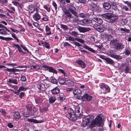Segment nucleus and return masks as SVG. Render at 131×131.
<instances>
[{
  "label": "nucleus",
  "mask_w": 131,
  "mask_h": 131,
  "mask_svg": "<svg viewBox=\"0 0 131 131\" xmlns=\"http://www.w3.org/2000/svg\"><path fill=\"white\" fill-rule=\"evenodd\" d=\"M67 9L66 8H62V10L64 14L67 17L71 18H73V16L70 13L75 16H77V13L76 12V8L74 6V4L70 3L67 4Z\"/></svg>",
  "instance_id": "f257e3e1"
},
{
  "label": "nucleus",
  "mask_w": 131,
  "mask_h": 131,
  "mask_svg": "<svg viewBox=\"0 0 131 131\" xmlns=\"http://www.w3.org/2000/svg\"><path fill=\"white\" fill-rule=\"evenodd\" d=\"M101 115L97 116L95 118L89 126V127L91 128V131H97L96 129H97L96 126H101L102 124L103 121Z\"/></svg>",
  "instance_id": "f03ea898"
},
{
  "label": "nucleus",
  "mask_w": 131,
  "mask_h": 131,
  "mask_svg": "<svg viewBox=\"0 0 131 131\" xmlns=\"http://www.w3.org/2000/svg\"><path fill=\"white\" fill-rule=\"evenodd\" d=\"M79 115L77 116V119H80L81 118H82V126L83 127H85L86 125H88L89 124V122L91 121L93 119V116L89 115L87 116L83 117V115L81 114L80 113L78 114Z\"/></svg>",
  "instance_id": "7ed1b4c3"
},
{
  "label": "nucleus",
  "mask_w": 131,
  "mask_h": 131,
  "mask_svg": "<svg viewBox=\"0 0 131 131\" xmlns=\"http://www.w3.org/2000/svg\"><path fill=\"white\" fill-rule=\"evenodd\" d=\"M101 16L105 19L107 20L108 23L111 24L117 21L118 19V17L117 15L112 16L107 13L102 14Z\"/></svg>",
  "instance_id": "20e7f679"
},
{
  "label": "nucleus",
  "mask_w": 131,
  "mask_h": 131,
  "mask_svg": "<svg viewBox=\"0 0 131 131\" xmlns=\"http://www.w3.org/2000/svg\"><path fill=\"white\" fill-rule=\"evenodd\" d=\"M68 113L67 116L68 118L72 121H75L77 119V117L74 111L70 108L68 110Z\"/></svg>",
  "instance_id": "39448f33"
},
{
  "label": "nucleus",
  "mask_w": 131,
  "mask_h": 131,
  "mask_svg": "<svg viewBox=\"0 0 131 131\" xmlns=\"http://www.w3.org/2000/svg\"><path fill=\"white\" fill-rule=\"evenodd\" d=\"M86 6L93 11L97 12L99 10L97 5L91 0H88Z\"/></svg>",
  "instance_id": "423d86ee"
},
{
  "label": "nucleus",
  "mask_w": 131,
  "mask_h": 131,
  "mask_svg": "<svg viewBox=\"0 0 131 131\" xmlns=\"http://www.w3.org/2000/svg\"><path fill=\"white\" fill-rule=\"evenodd\" d=\"M13 46V47H16L17 48L19 52H21L24 54H26L27 52H29L28 50L23 45H20V46L18 44H14Z\"/></svg>",
  "instance_id": "0eeeda50"
},
{
  "label": "nucleus",
  "mask_w": 131,
  "mask_h": 131,
  "mask_svg": "<svg viewBox=\"0 0 131 131\" xmlns=\"http://www.w3.org/2000/svg\"><path fill=\"white\" fill-rule=\"evenodd\" d=\"M37 85L38 89L42 91H45L48 87L45 81H42L39 83Z\"/></svg>",
  "instance_id": "6e6552de"
},
{
  "label": "nucleus",
  "mask_w": 131,
  "mask_h": 131,
  "mask_svg": "<svg viewBox=\"0 0 131 131\" xmlns=\"http://www.w3.org/2000/svg\"><path fill=\"white\" fill-rule=\"evenodd\" d=\"M42 68L43 70L48 71L49 72L52 73L53 74H57V71L52 67L44 65L42 67Z\"/></svg>",
  "instance_id": "1a4fd4ad"
},
{
  "label": "nucleus",
  "mask_w": 131,
  "mask_h": 131,
  "mask_svg": "<svg viewBox=\"0 0 131 131\" xmlns=\"http://www.w3.org/2000/svg\"><path fill=\"white\" fill-rule=\"evenodd\" d=\"M111 7L112 9L116 10L121 11L122 9V7L117 3L113 2L111 4Z\"/></svg>",
  "instance_id": "9d476101"
},
{
  "label": "nucleus",
  "mask_w": 131,
  "mask_h": 131,
  "mask_svg": "<svg viewBox=\"0 0 131 131\" xmlns=\"http://www.w3.org/2000/svg\"><path fill=\"white\" fill-rule=\"evenodd\" d=\"M106 28H105V29L107 30L108 31L109 33H111L112 34H114L115 33V30L113 29H112L113 28L112 26H111V25L108 24H106ZM114 26L115 28H116L115 26L116 25L115 24L112 25L111 26Z\"/></svg>",
  "instance_id": "9b49d317"
},
{
  "label": "nucleus",
  "mask_w": 131,
  "mask_h": 131,
  "mask_svg": "<svg viewBox=\"0 0 131 131\" xmlns=\"http://www.w3.org/2000/svg\"><path fill=\"white\" fill-rule=\"evenodd\" d=\"M121 71L123 72H124L125 73H130V72H129L130 69L129 66L125 64H122L121 66Z\"/></svg>",
  "instance_id": "f8f14e48"
},
{
  "label": "nucleus",
  "mask_w": 131,
  "mask_h": 131,
  "mask_svg": "<svg viewBox=\"0 0 131 131\" xmlns=\"http://www.w3.org/2000/svg\"><path fill=\"white\" fill-rule=\"evenodd\" d=\"M83 25L84 26H92L93 25L92 19L88 18L84 19L82 20Z\"/></svg>",
  "instance_id": "ddd939ff"
},
{
  "label": "nucleus",
  "mask_w": 131,
  "mask_h": 131,
  "mask_svg": "<svg viewBox=\"0 0 131 131\" xmlns=\"http://www.w3.org/2000/svg\"><path fill=\"white\" fill-rule=\"evenodd\" d=\"M58 81L60 84L61 85L70 84L71 81L70 80H66L64 78L60 77L58 79Z\"/></svg>",
  "instance_id": "4468645a"
},
{
  "label": "nucleus",
  "mask_w": 131,
  "mask_h": 131,
  "mask_svg": "<svg viewBox=\"0 0 131 131\" xmlns=\"http://www.w3.org/2000/svg\"><path fill=\"white\" fill-rule=\"evenodd\" d=\"M68 40H70L71 41L70 42L73 45H74L77 46H80L81 45L80 44L79 42L75 41V38L72 36H69L67 38Z\"/></svg>",
  "instance_id": "2eb2a0df"
},
{
  "label": "nucleus",
  "mask_w": 131,
  "mask_h": 131,
  "mask_svg": "<svg viewBox=\"0 0 131 131\" xmlns=\"http://www.w3.org/2000/svg\"><path fill=\"white\" fill-rule=\"evenodd\" d=\"M100 86L102 89L103 90L105 89L108 92H110V87L106 84L104 83H101L100 84Z\"/></svg>",
  "instance_id": "dca6fc26"
},
{
  "label": "nucleus",
  "mask_w": 131,
  "mask_h": 131,
  "mask_svg": "<svg viewBox=\"0 0 131 131\" xmlns=\"http://www.w3.org/2000/svg\"><path fill=\"white\" fill-rule=\"evenodd\" d=\"M40 97H37L35 98V102L36 104L41 103L43 101V97L44 96L43 95H42L43 94V93L40 92Z\"/></svg>",
  "instance_id": "f3484780"
},
{
  "label": "nucleus",
  "mask_w": 131,
  "mask_h": 131,
  "mask_svg": "<svg viewBox=\"0 0 131 131\" xmlns=\"http://www.w3.org/2000/svg\"><path fill=\"white\" fill-rule=\"evenodd\" d=\"M13 119L15 120L19 119L21 117L20 113L18 112H14L13 113Z\"/></svg>",
  "instance_id": "a211bd4d"
},
{
  "label": "nucleus",
  "mask_w": 131,
  "mask_h": 131,
  "mask_svg": "<svg viewBox=\"0 0 131 131\" xmlns=\"http://www.w3.org/2000/svg\"><path fill=\"white\" fill-rule=\"evenodd\" d=\"M77 28L78 30L80 32H85L89 31L91 30V29L90 28H86L79 26Z\"/></svg>",
  "instance_id": "6ab92c4d"
},
{
  "label": "nucleus",
  "mask_w": 131,
  "mask_h": 131,
  "mask_svg": "<svg viewBox=\"0 0 131 131\" xmlns=\"http://www.w3.org/2000/svg\"><path fill=\"white\" fill-rule=\"evenodd\" d=\"M84 101H90L92 100L93 99V97L87 94H84L82 97Z\"/></svg>",
  "instance_id": "aec40b11"
},
{
  "label": "nucleus",
  "mask_w": 131,
  "mask_h": 131,
  "mask_svg": "<svg viewBox=\"0 0 131 131\" xmlns=\"http://www.w3.org/2000/svg\"><path fill=\"white\" fill-rule=\"evenodd\" d=\"M93 20L99 24H101L102 23L103 20L102 19L100 18H97V16H93L92 17Z\"/></svg>",
  "instance_id": "412c9836"
},
{
  "label": "nucleus",
  "mask_w": 131,
  "mask_h": 131,
  "mask_svg": "<svg viewBox=\"0 0 131 131\" xmlns=\"http://www.w3.org/2000/svg\"><path fill=\"white\" fill-rule=\"evenodd\" d=\"M77 63L79 66L83 69L86 66V64L85 62L81 60L78 61Z\"/></svg>",
  "instance_id": "4be33fe9"
},
{
  "label": "nucleus",
  "mask_w": 131,
  "mask_h": 131,
  "mask_svg": "<svg viewBox=\"0 0 131 131\" xmlns=\"http://www.w3.org/2000/svg\"><path fill=\"white\" fill-rule=\"evenodd\" d=\"M27 121L29 122H33L35 123H40L43 122V120H37L36 119H28Z\"/></svg>",
  "instance_id": "5701e85b"
},
{
  "label": "nucleus",
  "mask_w": 131,
  "mask_h": 131,
  "mask_svg": "<svg viewBox=\"0 0 131 131\" xmlns=\"http://www.w3.org/2000/svg\"><path fill=\"white\" fill-rule=\"evenodd\" d=\"M81 93V91L80 89L77 88L73 90V93L74 95H80Z\"/></svg>",
  "instance_id": "b1692460"
},
{
  "label": "nucleus",
  "mask_w": 131,
  "mask_h": 131,
  "mask_svg": "<svg viewBox=\"0 0 131 131\" xmlns=\"http://www.w3.org/2000/svg\"><path fill=\"white\" fill-rule=\"evenodd\" d=\"M93 14L94 13L93 12H92L91 14L89 13L84 14L81 13L80 14V16L81 17L84 18L89 17L90 15H93Z\"/></svg>",
  "instance_id": "393cba45"
},
{
  "label": "nucleus",
  "mask_w": 131,
  "mask_h": 131,
  "mask_svg": "<svg viewBox=\"0 0 131 131\" xmlns=\"http://www.w3.org/2000/svg\"><path fill=\"white\" fill-rule=\"evenodd\" d=\"M110 56L111 57L114 58L117 60H119L122 59L121 56L115 54L114 53H111Z\"/></svg>",
  "instance_id": "a878e982"
},
{
  "label": "nucleus",
  "mask_w": 131,
  "mask_h": 131,
  "mask_svg": "<svg viewBox=\"0 0 131 131\" xmlns=\"http://www.w3.org/2000/svg\"><path fill=\"white\" fill-rule=\"evenodd\" d=\"M82 47L84 48L87 49L89 51H90L91 52H92L93 53H95V51L93 49L89 47L87 45L84 44L83 45Z\"/></svg>",
  "instance_id": "bb28decb"
},
{
  "label": "nucleus",
  "mask_w": 131,
  "mask_h": 131,
  "mask_svg": "<svg viewBox=\"0 0 131 131\" xmlns=\"http://www.w3.org/2000/svg\"><path fill=\"white\" fill-rule=\"evenodd\" d=\"M103 6L104 8L106 9H109L111 7V5L107 2H104Z\"/></svg>",
  "instance_id": "cd10ccee"
},
{
  "label": "nucleus",
  "mask_w": 131,
  "mask_h": 131,
  "mask_svg": "<svg viewBox=\"0 0 131 131\" xmlns=\"http://www.w3.org/2000/svg\"><path fill=\"white\" fill-rule=\"evenodd\" d=\"M78 35H77V36L75 37V40L81 43H83L84 42V40L80 38H82V36L80 35V36H78Z\"/></svg>",
  "instance_id": "c85d7f7f"
},
{
  "label": "nucleus",
  "mask_w": 131,
  "mask_h": 131,
  "mask_svg": "<svg viewBox=\"0 0 131 131\" xmlns=\"http://www.w3.org/2000/svg\"><path fill=\"white\" fill-rule=\"evenodd\" d=\"M60 92L59 88L57 87H56L51 90V92L53 94H57L59 93Z\"/></svg>",
  "instance_id": "c756f323"
},
{
  "label": "nucleus",
  "mask_w": 131,
  "mask_h": 131,
  "mask_svg": "<svg viewBox=\"0 0 131 131\" xmlns=\"http://www.w3.org/2000/svg\"><path fill=\"white\" fill-rule=\"evenodd\" d=\"M26 108H27V111L29 112V113H30V112L31 113V115H34V114L33 113H32V107L30 105L28 104L26 106Z\"/></svg>",
  "instance_id": "7c9ffc66"
},
{
  "label": "nucleus",
  "mask_w": 131,
  "mask_h": 131,
  "mask_svg": "<svg viewBox=\"0 0 131 131\" xmlns=\"http://www.w3.org/2000/svg\"><path fill=\"white\" fill-rule=\"evenodd\" d=\"M33 17L34 19L36 20H39L40 18V16L38 13H36L33 16Z\"/></svg>",
  "instance_id": "2f4dec72"
},
{
  "label": "nucleus",
  "mask_w": 131,
  "mask_h": 131,
  "mask_svg": "<svg viewBox=\"0 0 131 131\" xmlns=\"http://www.w3.org/2000/svg\"><path fill=\"white\" fill-rule=\"evenodd\" d=\"M130 49L129 47H126L124 51V53L127 56H128L130 53Z\"/></svg>",
  "instance_id": "473e14b6"
},
{
  "label": "nucleus",
  "mask_w": 131,
  "mask_h": 131,
  "mask_svg": "<svg viewBox=\"0 0 131 131\" xmlns=\"http://www.w3.org/2000/svg\"><path fill=\"white\" fill-rule=\"evenodd\" d=\"M105 61L107 63L112 65L114 63V61L110 58H106Z\"/></svg>",
  "instance_id": "72a5a7b5"
},
{
  "label": "nucleus",
  "mask_w": 131,
  "mask_h": 131,
  "mask_svg": "<svg viewBox=\"0 0 131 131\" xmlns=\"http://www.w3.org/2000/svg\"><path fill=\"white\" fill-rule=\"evenodd\" d=\"M56 100V97L55 96H51L49 99V102L50 104L53 103L55 102Z\"/></svg>",
  "instance_id": "f704fd0d"
},
{
  "label": "nucleus",
  "mask_w": 131,
  "mask_h": 131,
  "mask_svg": "<svg viewBox=\"0 0 131 131\" xmlns=\"http://www.w3.org/2000/svg\"><path fill=\"white\" fill-rule=\"evenodd\" d=\"M119 42L118 40L115 39L111 40L110 41L111 45L114 46H115Z\"/></svg>",
  "instance_id": "c9c22d12"
},
{
  "label": "nucleus",
  "mask_w": 131,
  "mask_h": 131,
  "mask_svg": "<svg viewBox=\"0 0 131 131\" xmlns=\"http://www.w3.org/2000/svg\"><path fill=\"white\" fill-rule=\"evenodd\" d=\"M65 97L64 95L62 94L61 95L59 94V96L58 97V100L62 102L65 99Z\"/></svg>",
  "instance_id": "e433bc0d"
},
{
  "label": "nucleus",
  "mask_w": 131,
  "mask_h": 131,
  "mask_svg": "<svg viewBox=\"0 0 131 131\" xmlns=\"http://www.w3.org/2000/svg\"><path fill=\"white\" fill-rule=\"evenodd\" d=\"M0 34L2 35H5L8 34L7 32L3 28H0Z\"/></svg>",
  "instance_id": "4c0bfd02"
},
{
  "label": "nucleus",
  "mask_w": 131,
  "mask_h": 131,
  "mask_svg": "<svg viewBox=\"0 0 131 131\" xmlns=\"http://www.w3.org/2000/svg\"><path fill=\"white\" fill-rule=\"evenodd\" d=\"M106 27L105 26L104 27L103 26H100L99 25L97 30L100 32H102L104 31V29H105V28H106Z\"/></svg>",
  "instance_id": "58836bf2"
},
{
  "label": "nucleus",
  "mask_w": 131,
  "mask_h": 131,
  "mask_svg": "<svg viewBox=\"0 0 131 131\" xmlns=\"http://www.w3.org/2000/svg\"><path fill=\"white\" fill-rule=\"evenodd\" d=\"M50 28L49 27L48 25H46L45 27V30L46 32H49L47 33L46 35H49L51 34V32L50 31Z\"/></svg>",
  "instance_id": "ea45409f"
},
{
  "label": "nucleus",
  "mask_w": 131,
  "mask_h": 131,
  "mask_svg": "<svg viewBox=\"0 0 131 131\" xmlns=\"http://www.w3.org/2000/svg\"><path fill=\"white\" fill-rule=\"evenodd\" d=\"M8 82L9 83H12L15 84H18L17 80L16 79H9L8 80Z\"/></svg>",
  "instance_id": "a19ab883"
},
{
  "label": "nucleus",
  "mask_w": 131,
  "mask_h": 131,
  "mask_svg": "<svg viewBox=\"0 0 131 131\" xmlns=\"http://www.w3.org/2000/svg\"><path fill=\"white\" fill-rule=\"evenodd\" d=\"M0 39H1L2 40H5L7 41H9L10 40H11L13 39L11 37H4L1 36H0Z\"/></svg>",
  "instance_id": "79ce46f5"
},
{
  "label": "nucleus",
  "mask_w": 131,
  "mask_h": 131,
  "mask_svg": "<svg viewBox=\"0 0 131 131\" xmlns=\"http://www.w3.org/2000/svg\"><path fill=\"white\" fill-rule=\"evenodd\" d=\"M122 43L118 42L114 47L116 49H119L122 48Z\"/></svg>",
  "instance_id": "37998d69"
},
{
  "label": "nucleus",
  "mask_w": 131,
  "mask_h": 131,
  "mask_svg": "<svg viewBox=\"0 0 131 131\" xmlns=\"http://www.w3.org/2000/svg\"><path fill=\"white\" fill-rule=\"evenodd\" d=\"M28 89V87H24L23 86H20L19 87V89L20 92L23 91H26Z\"/></svg>",
  "instance_id": "c03bdc74"
},
{
  "label": "nucleus",
  "mask_w": 131,
  "mask_h": 131,
  "mask_svg": "<svg viewBox=\"0 0 131 131\" xmlns=\"http://www.w3.org/2000/svg\"><path fill=\"white\" fill-rule=\"evenodd\" d=\"M120 30L121 31H123L127 34L129 33L130 32V30L129 29H126L125 28H121Z\"/></svg>",
  "instance_id": "a18cd8bd"
},
{
  "label": "nucleus",
  "mask_w": 131,
  "mask_h": 131,
  "mask_svg": "<svg viewBox=\"0 0 131 131\" xmlns=\"http://www.w3.org/2000/svg\"><path fill=\"white\" fill-rule=\"evenodd\" d=\"M49 107V105H47V106H44L41 109V111L42 112H45L48 110V108Z\"/></svg>",
  "instance_id": "49530a36"
},
{
  "label": "nucleus",
  "mask_w": 131,
  "mask_h": 131,
  "mask_svg": "<svg viewBox=\"0 0 131 131\" xmlns=\"http://www.w3.org/2000/svg\"><path fill=\"white\" fill-rule=\"evenodd\" d=\"M127 20L125 18L122 19L121 21V24L123 25L126 24L127 23Z\"/></svg>",
  "instance_id": "de8ad7c7"
},
{
  "label": "nucleus",
  "mask_w": 131,
  "mask_h": 131,
  "mask_svg": "<svg viewBox=\"0 0 131 131\" xmlns=\"http://www.w3.org/2000/svg\"><path fill=\"white\" fill-rule=\"evenodd\" d=\"M29 12L30 13H32L35 10L34 6L33 5H31L29 7Z\"/></svg>",
  "instance_id": "09e8293b"
},
{
  "label": "nucleus",
  "mask_w": 131,
  "mask_h": 131,
  "mask_svg": "<svg viewBox=\"0 0 131 131\" xmlns=\"http://www.w3.org/2000/svg\"><path fill=\"white\" fill-rule=\"evenodd\" d=\"M108 9V10L107 11V13H108V14H109L112 16H113L114 12L113 10V9L110 8Z\"/></svg>",
  "instance_id": "8fccbe9b"
},
{
  "label": "nucleus",
  "mask_w": 131,
  "mask_h": 131,
  "mask_svg": "<svg viewBox=\"0 0 131 131\" xmlns=\"http://www.w3.org/2000/svg\"><path fill=\"white\" fill-rule=\"evenodd\" d=\"M60 26L61 28L63 29L64 30H67L68 29L67 26L66 25L61 24Z\"/></svg>",
  "instance_id": "3c124183"
},
{
  "label": "nucleus",
  "mask_w": 131,
  "mask_h": 131,
  "mask_svg": "<svg viewBox=\"0 0 131 131\" xmlns=\"http://www.w3.org/2000/svg\"><path fill=\"white\" fill-rule=\"evenodd\" d=\"M70 34L71 35L74 36V37L77 36V35H79L77 33V32L75 31H73L72 32H70Z\"/></svg>",
  "instance_id": "603ef678"
},
{
  "label": "nucleus",
  "mask_w": 131,
  "mask_h": 131,
  "mask_svg": "<svg viewBox=\"0 0 131 131\" xmlns=\"http://www.w3.org/2000/svg\"><path fill=\"white\" fill-rule=\"evenodd\" d=\"M31 113L30 112V113H29V112H24L23 114V116L25 117H27L29 116V114H31Z\"/></svg>",
  "instance_id": "864d4df0"
},
{
  "label": "nucleus",
  "mask_w": 131,
  "mask_h": 131,
  "mask_svg": "<svg viewBox=\"0 0 131 131\" xmlns=\"http://www.w3.org/2000/svg\"><path fill=\"white\" fill-rule=\"evenodd\" d=\"M51 82L55 84H57L58 83L57 80L55 78L51 79Z\"/></svg>",
  "instance_id": "5fc2aeb1"
},
{
  "label": "nucleus",
  "mask_w": 131,
  "mask_h": 131,
  "mask_svg": "<svg viewBox=\"0 0 131 131\" xmlns=\"http://www.w3.org/2000/svg\"><path fill=\"white\" fill-rule=\"evenodd\" d=\"M43 7L47 10L48 12H50V9L48 6L46 5H44L43 6Z\"/></svg>",
  "instance_id": "6e6d98bb"
},
{
  "label": "nucleus",
  "mask_w": 131,
  "mask_h": 131,
  "mask_svg": "<svg viewBox=\"0 0 131 131\" xmlns=\"http://www.w3.org/2000/svg\"><path fill=\"white\" fill-rule=\"evenodd\" d=\"M8 1L7 0H0V3L4 4H7Z\"/></svg>",
  "instance_id": "4d7b16f0"
},
{
  "label": "nucleus",
  "mask_w": 131,
  "mask_h": 131,
  "mask_svg": "<svg viewBox=\"0 0 131 131\" xmlns=\"http://www.w3.org/2000/svg\"><path fill=\"white\" fill-rule=\"evenodd\" d=\"M75 113H80V108L78 106H77L75 109Z\"/></svg>",
  "instance_id": "13d9d810"
},
{
  "label": "nucleus",
  "mask_w": 131,
  "mask_h": 131,
  "mask_svg": "<svg viewBox=\"0 0 131 131\" xmlns=\"http://www.w3.org/2000/svg\"><path fill=\"white\" fill-rule=\"evenodd\" d=\"M89 39L90 40L91 43H93L95 41V37L93 36L91 37Z\"/></svg>",
  "instance_id": "bf43d9fd"
},
{
  "label": "nucleus",
  "mask_w": 131,
  "mask_h": 131,
  "mask_svg": "<svg viewBox=\"0 0 131 131\" xmlns=\"http://www.w3.org/2000/svg\"><path fill=\"white\" fill-rule=\"evenodd\" d=\"M43 44V46H45L47 48L49 49L50 45L48 42H45V43H42Z\"/></svg>",
  "instance_id": "052dcab7"
},
{
  "label": "nucleus",
  "mask_w": 131,
  "mask_h": 131,
  "mask_svg": "<svg viewBox=\"0 0 131 131\" xmlns=\"http://www.w3.org/2000/svg\"><path fill=\"white\" fill-rule=\"evenodd\" d=\"M25 95V93L24 92H21L19 93V97L21 99Z\"/></svg>",
  "instance_id": "680f3d73"
},
{
  "label": "nucleus",
  "mask_w": 131,
  "mask_h": 131,
  "mask_svg": "<svg viewBox=\"0 0 131 131\" xmlns=\"http://www.w3.org/2000/svg\"><path fill=\"white\" fill-rule=\"evenodd\" d=\"M52 5L53 6H54V7L55 10L56 11H57V4H56V3L54 2L53 1Z\"/></svg>",
  "instance_id": "e2e57ef3"
},
{
  "label": "nucleus",
  "mask_w": 131,
  "mask_h": 131,
  "mask_svg": "<svg viewBox=\"0 0 131 131\" xmlns=\"http://www.w3.org/2000/svg\"><path fill=\"white\" fill-rule=\"evenodd\" d=\"M2 114L4 116H6V113L5 110H2L0 111Z\"/></svg>",
  "instance_id": "0e129e2a"
},
{
  "label": "nucleus",
  "mask_w": 131,
  "mask_h": 131,
  "mask_svg": "<svg viewBox=\"0 0 131 131\" xmlns=\"http://www.w3.org/2000/svg\"><path fill=\"white\" fill-rule=\"evenodd\" d=\"M34 8L35 9V10L37 11L39 9V5L38 4H36L35 6L34 7Z\"/></svg>",
  "instance_id": "69168bd1"
},
{
  "label": "nucleus",
  "mask_w": 131,
  "mask_h": 131,
  "mask_svg": "<svg viewBox=\"0 0 131 131\" xmlns=\"http://www.w3.org/2000/svg\"><path fill=\"white\" fill-rule=\"evenodd\" d=\"M0 28H3L6 31L8 29V28L7 27L1 24H0Z\"/></svg>",
  "instance_id": "338daca9"
},
{
  "label": "nucleus",
  "mask_w": 131,
  "mask_h": 131,
  "mask_svg": "<svg viewBox=\"0 0 131 131\" xmlns=\"http://www.w3.org/2000/svg\"><path fill=\"white\" fill-rule=\"evenodd\" d=\"M20 80L22 81H25L26 80V77L24 76H22L21 77Z\"/></svg>",
  "instance_id": "774afa93"
}]
</instances>
